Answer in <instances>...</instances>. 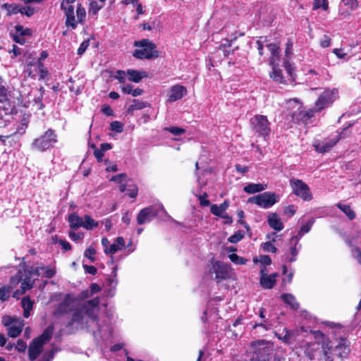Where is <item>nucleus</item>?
Segmentation results:
<instances>
[{
    "label": "nucleus",
    "mask_w": 361,
    "mask_h": 361,
    "mask_svg": "<svg viewBox=\"0 0 361 361\" xmlns=\"http://www.w3.org/2000/svg\"><path fill=\"white\" fill-rule=\"evenodd\" d=\"M96 253V251L94 247H89L85 251L84 255L85 257L89 259L90 262H93L95 260V257H94Z\"/></svg>",
    "instance_id": "nucleus-51"
},
{
    "label": "nucleus",
    "mask_w": 361,
    "mask_h": 361,
    "mask_svg": "<svg viewBox=\"0 0 361 361\" xmlns=\"http://www.w3.org/2000/svg\"><path fill=\"white\" fill-rule=\"evenodd\" d=\"M340 138L338 133H336L322 140H315L312 145L317 152L324 154L329 152Z\"/></svg>",
    "instance_id": "nucleus-15"
},
{
    "label": "nucleus",
    "mask_w": 361,
    "mask_h": 361,
    "mask_svg": "<svg viewBox=\"0 0 361 361\" xmlns=\"http://www.w3.org/2000/svg\"><path fill=\"white\" fill-rule=\"evenodd\" d=\"M261 247L264 252L275 253L277 251V248L273 245L271 241L262 243Z\"/></svg>",
    "instance_id": "nucleus-46"
},
{
    "label": "nucleus",
    "mask_w": 361,
    "mask_h": 361,
    "mask_svg": "<svg viewBox=\"0 0 361 361\" xmlns=\"http://www.w3.org/2000/svg\"><path fill=\"white\" fill-rule=\"evenodd\" d=\"M290 247L288 253L286 255V260L288 262H293L296 260V257L300 250L301 245L291 243V238L289 241Z\"/></svg>",
    "instance_id": "nucleus-24"
},
{
    "label": "nucleus",
    "mask_w": 361,
    "mask_h": 361,
    "mask_svg": "<svg viewBox=\"0 0 361 361\" xmlns=\"http://www.w3.org/2000/svg\"><path fill=\"white\" fill-rule=\"evenodd\" d=\"M330 345H332V353L335 352L338 357H345L350 352V342L345 338H340L335 342L330 341Z\"/></svg>",
    "instance_id": "nucleus-17"
},
{
    "label": "nucleus",
    "mask_w": 361,
    "mask_h": 361,
    "mask_svg": "<svg viewBox=\"0 0 361 361\" xmlns=\"http://www.w3.org/2000/svg\"><path fill=\"white\" fill-rule=\"evenodd\" d=\"M343 4L350 11H354L358 8L359 4L357 0H342Z\"/></svg>",
    "instance_id": "nucleus-49"
},
{
    "label": "nucleus",
    "mask_w": 361,
    "mask_h": 361,
    "mask_svg": "<svg viewBox=\"0 0 361 361\" xmlns=\"http://www.w3.org/2000/svg\"><path fill=\"white\" fill-rule=\"evenodd\" d=\"M125 245V240L123 237H118L116 239V243L110 244L109 248L107 250H104V253L106 255H114L117 251L122 249Z\"/></svg>",
    "instance_id": "nucleus-29"
},
{
    "label": "nucleus",
    "mask_w": 361,
    "mask_h": 361,
    "mask_svg": "<svg viewBox=\"0 0 361 361\" xmlns=\"http://www.w3.org/2000/svg\"><path fill=\"white\" fill-rule=\"evenodd\" d=\"M19 318H13L10 316H5L2 319V323L5 326H8V328L13 324L16 319H18Z\"/></svg>",
    "instance_id": "nucleus-57"
},
{
    "label": "nucleus",
    "mask_w": 361,
    "mask_h": 361,
    "mask_svg": "<svg viewBox=\"0 0 361 361\" xmlns=\"http://www.w3.org/2000/svg\"><path fill=\"white\" fill-rule=\"evenodd\" d=\"M267 268L260 269L259 283L262 288L265 289L272 288L276 282V278L279 276L277 273L269 274Z\"/></svg>",
    "instance_id": "nucleus-18"
},
{
    "label": "nucleus",
    "mask_w": 361,
    "mask_h": 361,
    "mask_svg": "<svg viewBox=\"0 0 361 361\" xmlns=\"http://www.w3.org/2000/svg\"><path fill=\"white\" fill-rule=\"evenodd\" d=\"M119 189L121 192H126L130 197H135L137 195V188L131 181L121 185Z\"/></svg>",
    "instance_id": "nucleus-26"
},
{
    "label": "nucleus",
    "mask_w": 361,
    "mask_h": 361,
    "mask_svg": "<svg viewBox=\"0 0 361 361\" xmlns=\"http://www.w3.org/2000/svg\"><path fill=\"white\" fill-rule=\"evenodd\" d=\"M69 237L72 240L78 241L83 238V234L82 233L70 232Z\"/></svg>",
    "instance_id": "nucleus-63"
},
{
    "label": "nucleus",
    "mask_w": 361,
    "mask_h": 361,
    "mask_svg": "<svg viewBox=\"0 0 361 361\" xmlns=\"http://www.w3.org/2000/svg\"><path fill=\"white\" fill-rule=\"evenodd\" d=\"M25 72L27 73L29 77L34 78L35 76L36 66L32 63H29L27 65Z\"/></svg>",
    "instance_id": "nucleus-53"
},
{
    "label": "nucleus",
    "mask_w": 361,
    "mask_h": 361,
    "mask_svg": "<svg viewBox=\"0 0 361 361\" xmlns=\"http://www.w3.org/2000/svg\"><path fill=\"white\" fill-rule=\"evenodd\" d=\"M27 348V345L26 343L23 341L22 340H18L17 341V344L16 345V348L19 351V352H24L25 350Z\"/></svg>",
    "instance_id": "nucleus-62"
},
{
    "label": "nucleus",
    "mask_w": 361,
    "mask_h": 361,
    "mask_svg": "<svg viewBox=\"0 0 361 361\" xmlns=\"http://www.w3.org/2000/svg\"><path fill=\"white\" fill-rule=\"evenodd\" d=\"M338 207L343 212L345 215L350 219H353L355 217L354 212L351 209L350 207L347 204H338Z\"/></svg>",
    "instance_id": "nucleus-42"
},
{
    "label": "nucleus",
    "mask_w": 361,
    "mask_h": 361,
    "mask_svg": "<svg viewBox=\"0 0 361 361\" xmlns=\"http://www.w3.org/2000/svg\"><path fill=\"white\" fill-rule=\"evenodd\" d=\"M104 3H98L95 1H92L90 3L89 6V14L92 16H97L98 11L103 7Z\"/></svg>",
    "instance_id": "nucleus-39"
},
{
    "label": "nucleus",
    "mask_w": 361,
    "mask_h": 361,
    "mask_svg": "<svg viewBox=\"0 0 361 361\" xmlns=\"http://www.w3.org/2000/svg\"><path fill=\"white\" fill-rule=\"evenodd\" d=\"M75 306H78V299L75 298L73 295L68 294L59 304L54 312V315L56 317H61L72 311Z\"/></svg>",
    "instance_id": "nucleus-16"
},
{
    "label": "nucleus",
    "mask_w": 361,
    "mask_h": 361,
    "mask_svg": "<svg viewBox=\"0 0 361 361\" xmlns=\"http://www.w3.org/2000/svg\"><path fill=\"white\" fill-rule=\"evenodd\" d=\"M296 212V207L294 205H289L284 209V213L288 216H293Z\"/></svg>",
    "instance_id": "nucleus-59"
},
{
    "label": "nucleus",
    "mask_w": 361,
    "mask_h": 361,
    "mask_svg": "<svg viewBox=\"0 0 361 361\" xmlns=\"http://www.w3.org/2000/svg\"><path fill=\"white\" fill-rule=\"evenodd\" d=\"M267 221L269 226L277 231L283 230L284 227L281 218L276 213H271L268 216Z\"/></svg>",
    "instance_id": "nucleus-22"
},
{
    "label": "nucleus",
    "mask_w": 361,
    "mask_h": 361,
    "mask_svg": "<svg viewBox=\"0 0 361 361\" xmlns=\"http://www.w3.org/2000/svg\"><path fill=\"white\" fill-rule=\"evenodd\" d=\"M111 128L118 133H121L123 130V126L118 121H114L111 123Z\"/></svg>",
    "instance_id": "nucleus-60"
},
{
    "label": "nucleus",
    "mask_w": 361,
    "mask_h": 361,
    "mask_svg": "<svg viewBox=\"0 0 361 361\" xmlns=\"http://www.w3.org/2000/svg\"><path fill=\"white\" fill-rule=\"evenodd\" d=\"M11 288L8 286L0 287V299L1 301L6 300L10 296Z\"/></svg>",
    "instance_id": "nucleus-45"
},
{
    "label": "nucleus",
    "mask_w": 361,
    "mask_h": 361,
    "mask_svg": "<svg viewBox=\"0 0 361 361\" xmlns=\"http://www.w3.org/2000/svg\"><path fill=\"white\" fill-rule=\"evenodd\" d=\"M35 10L34 7L26 5L25 6H21L20 13L22 15H25L27 17H30L34 14Z\"/></svg>",
    "instance_id": "nucleus-48"
},
{
    "label": "nucleus",
    "mask_w": 361,
    "mask_h": 361,
    "mask_svg": "<svg viewBox=\"0 0 361 361\" xmlns=\"http://www.w3.org/2000/svg\"><path fill=\"white\" fill-rule=\"evenodd\" d=\"M322 8L324 11H327L329 8V4L327 0H314L313 9L317 10Z\"/></svg>",
    "instance_id": "nucleus-44"
},
{
    "label": "nucleus",
    "mask_w": 361,
    "mask_h": 361,
    "mask_svg": "<svg viewBox=\"0 0 361 361\" xmlns=\"http://www.w3.org/2000/svg\"><path fill=\"white\" fill-rule=\"evenodd\" d=\"M311 335L316 341L308 342L302 346L305 356L310 360H314L319 353L321 345L325 361H334L330 340L320 331H312Z\"/></svg>",
    "instance_id": "nucleus-2"
},
{
    "label": "nucleus",
    "mask_w": 361,
    "mask_h": 361,
    "mask_svg": "<svg viewBox=\"0 0 361 361\" xmlns=\"http://www.w3.org/2000/svg\"><path fill=\"white\" fill-rule=\"evenodd\" d=\"M147 106V103L137 99H133V104L128 107V111L133 112L135 110H140Z\"/></svg>",
    "instance_id": "nucleus-40"
},
{
    "label": "nucleus",
    "mask_w": 361,
    "mask_h": 361,
    "mask_svg": "<svg viewBox=\"0 0 361 361\" xmlns=\"http://www.w3.org/2000/svg\"><path fill=\"white\" fill-rule=\"evenodd\" d=\"M313 224L314 220H310L309 222L302 226L298 231V235L291 237V243L298 244L299 240L303 236V235L307 233L311 230Z\"/></svg>",
    "instance_id": "nucleus-25"
},
{
    "label": "nucleus",
    "mask_w": 361,
    "mask_h": 361,
    "mask_svg": "<svg viewBox=\"0 0 361 361\" xmlns=\"http://www.w3.org/2000/svg\"><path fill=\"white\" fill-rule=\"evenodd\" d=\"M228 258L235 264H245L247 262V259L235 253L229 255Z\"/></svg>",
    "instance_id": "nucleus-43"
},
{
    "label": "nucleus",
    "mask_w": 361,
    "mask_h": 361,
    "mask_svg": "<svg viewBox=\"0 0 361 361\" xmlns=\"http://www.w3.org/2000/svg\"><path fill=\"white\" fill-rule=\"evenodd\" d=\"M162 214L167 215L161 204H156L142 209L137 216V224L140 225L150 222L155 216Z\"/></svg>",
    "instance_id": "nucleus-10"
},
{
    "label": "nucleus",
    "mask_w": 361,
    "mask_h": 361,
    "mask_svg": "<svg viewBox=\"0 0 361 361\" xmlns=\"http://www.w3.org/2000/svg\"><path fill=\"white\" fill-rule=\"evenodd\" d=\"M54 325H49L38 338L34 339L28 349L29 359L35 360L42 350L43 345L49 341L54 333Z\"/></svg>",
    "instance_id": "nucleus-6"
},
{
    "label": "nucleus",
    "mask_w": 361,
    "mask_h": 361,
    "mask_svg": "<svg viewBox=\"0 0 361 361\" xmlns=\"http://www.w3.org/2000/svg\"><path fill=\"white\" fill-rule=\"evenodd\" d=\"M2 7L7 10L8 15L17 14L18 13H20V8H21V6H18L17 4H4L2 6Z\"/></svg>",
    "instance_id": "nucleus-41"
},
{
    "label": "nucleus",
    "mask_w": 361,
    "mask_h": 361,
    "mask_svg": "<svg viewBox=\"0 0 361 361\" xmlns=\"http://www.w3.org/2000/svg\"><path fill=\"white\" fill-rule=\"evenodd\" d=\"M338 97V91L336 89H325L319 94L316 100L314 106L306 111L303 115V120L305 123L315 116L316 114L321 112L323 109L330 106Z\"/></svg>",
    "instance_id": "nucleus-3"
},
{
    "label": "nucleus",
    "mask_w": 361,
    "mask_h": 361,
    "mask_svg": "<svg viewBox=\"0 0 361 361\" xmlns=\"http://www.w3.org/2000/svg\"><path fill=\"white\" fill-rule=\"evenodd\" d=\"M91 296H92L91 292L87 289L82 290L79 295L74 296L75 298L78 299V306H81V307L75 310L73 317L68 325L72 326L77 329H89L92 331L94 337L100 336L104 338L110 334V328L107 324L102 326L99 323L97 314L99 311V298H94L81 305L82 300Z\"/></svg>",
    "instance_id": "nucleus-1"
},
{
    "label": "nucleus",
    "mask_w": 361,
    "mask_h": 361,
    "mask_svg": "<svg viewBox=\"0 0 361 361\" xmlns=\"http://www.w3.org/2000/svg\"><path fill=\"white\" fill-rule=\"evenodd\" d=\"M259 317L262 319L264 320L263 322L255 324L253 326V329H255L257 326H262V327H263L266 330L269 329L270 327H269V326H267V324H266V321L264 320V318H265V316H264V309H263V308H261L260 310H259Z\"/></svg>",
    "instance_id": "nucleus-50"
},
{
    "label": "nucleus",
    "mask_w": 361,
    "mask_h": 361,
    "mask_svg": "<svg viewBox=\"0 0 361 361\" xmlns=\"http://www.w3.org/2000/svg\"><path fill=\"white\" fill-rule=\"evenodd\" d=\"M253 262L255 264L259 263L261 269L264 267L267 268V266L270 265L271 264V259L268 255H259L253 259Z\"/></svg>",
    "instance_id": "nucleus-36"
},
{
    "label": "nucleus",
    "mask_w": 361,
    "mask_h": 361,
    "mask_svg": "<svg viewBox=\"0 0 361 361\" xmlns=\"http://www.w3.org/2000/svg\"><path fill=\"white\" fill-rule=\"evenodd\" d=\"M84 217H80L76 214H71L68 216V222L72 228L82 227Z\"/></svg>",
    "instance_id": "nucleus-33"
},
{
    "label": "nucleus",
    "mask_w": 361,
    "mask_h": 361,
    "mask_svg": "<svg viewBox=\"0 0 361 361\" xmlns=\"http://www.w3.org/2000/svg\"><path fill=\"white\" fill-rule=\"evenodd\" d=\"M56 142V134L53 130L49 129L42 136L36 138L32 146L37 151L44 152L54 147Z\"/></svg>",
    "instance_id": "nucleus-9"
},
{
    "label": "nucleus",
    "mask_w": 361,
    "mask_h": 361,
    "mask_svg": "<svg viewBox=\"0 0 361 361\" xmlns=\"http://www.w3.org/2000/svg\"><path fill=\"white\" fill-rule=\"evenodd\" d=\"M127 75H128V80L134 82H139L142 78L148 77L147 72L133 69H128Z\"/></svg>",
    "instance_id": "nucleus-27"
},
{
    "label": "nucleus",
    "mask_w": 361,
    "mask_h": 361,
    "mask_svg": "<svg viewBox=\"0 0 361 361\" xmlns=\"http://www.w3.org/2000/svg\"><path fill=\"white\" fill-rule=\"evenodd\" d=\"M165 130L170 132L174 135H180L185 132V129L175 126L166 128Z\"/></svg>",
    "instance_id": "nucleus-52"
},
{
    "label": "nucleus",
    "mask_w": 361,
    "mask_h": 361,
    "mask_svg": "<svg viewBox=\"0 0 361 361\" xmlns=\"http://www.w3.org/2000/svg\"><path fill=\"white\" fill-rule=\"evenodd\" d=\"M22 281V274L19 271L17 275L12 276L10 279L11 289Z\"/></svg>",
    "instance_id": "nucleus-54"
},
{
    "label": "nucleus",
    "mask_w": 361,
    "mask_h": 361,
    "mask_svg": "<svg viewBox=\"0 0 361 361\" xmlns=\"http://www.w3.org/2000/svg\"><path fill=\"white\" fill-rule=\"evenodd\" d=\"M267 188V184L264 183H249L244 187V191L249 194H254L265 190Z\"/></svg>",
    "instance_id": "nucleus-31"
},
{
    "label": "nucleus",
    "mask_w": 361,
    "mask_h": 361,
    "mask_svg": "<svg viewBox=\"0 0 361 361\" xmlns=\"http://www.w3.org/2000/svg\"><path fill=\"white\" fill-rule=\"evenodd\" d=\"M210 264L212 265L210 271L215 274V279L217 283L232 277V269L229 265L221 261L215 260L214 258L211 259Z\"/></svg>",
    "instance_id": "nucleus-12"
},
{
    "label": "nucleus",
    "mask_w": 361,
    "mask_h": 361,
    "mask_svg": "<svg viewBox=\"0 0 361 361\" xmlns=\"http://www.w3.org/2000/svg\"><path fill=\"white\" fill-rule=\"evenodd\" d=\"M76 0H63L61 3V8L64 10L66 15V26L71 29H75L78 23H83L86 17L85 9L78 4L76 8L77 20L74 16V7L71 4L74 3Z\"/></svg>",
    "instance_id": "nucleus-4"
},
{
    "label": "nucleus",
    "mask_w": 361,
    "mask_h": 361,
    "mask_svg": "<svg viewBox=\"0 0 361 361\" xmlns=\"http://www.w3.org/2000/svg\"><path fill=\"white\" fill-rule=\"evenodd\" d=\"M281 298L283 301L288 304L292 309L296 310L298 308L299 305L293 295L289 293L283 294L281 295Z\"/></svg>",
    "instance_id": "nucleus-34"
},
{
    "label": "nucleus",
    "mask_w": 361,
    "mask_h": 361,
    "mask_svg": "<svg viewBox=\"0 0 361 361\" xmlns=\"http://www.w3.org/2000/svg\"><path fill=\"white\" fill-rule=\"evenodd\" d=\"M113 277L108 279V286L110 288L108 292V295L113 296L118 281L116 279V267H115L112 271Z\"/></svg>",
    "instance_id": "nucleus-35"
},
{
    "label": "nucleus",
    "mask_w": 361,
    "mask_h": 361,
    "mask_svg": "<svg viewBox=\"0 0 361 361\" xmlns=\"http://www.w3.org/2000/svg\"><path fill=\"white\" fill-rule=\"evenodd\" d=\"M229 203L228 201H224L222 204L217 205V204H212L211 206L210 210L211 212L218 216H221L224 214L225 211L228 208Z\"/></svg>",
    "instance_id": "nucleus-32"
},
{
    "label": "nucleus",
    "mask_w": 361,
    "mask_h": 361,
    "mask_svg": "<svg viewBox=\"0 0 361 361\" xmlns=\"http://www.w3.org/2000/svg\"><path fill=\"white\" fill-rule=\"evenodd\" d=\"M126 74L127 73H126V72L123 71H118L114 78L117 79L119 81V82L123 83L126 81Z\"/></svg>",
    "instance_id": "nucleus-58"
},
{
    "label": "nucleus",
    "mask_w": 361,
    "mask_h": 361,
    "mask_svg": "<svg viewBox=\"0 0 361 361\" xmlns=\"http://www.w3.org/2000/svg\"><path fill=\"white\" fill-rule=\"evenodd\" d=\"M21 304L24 310L23 315L27 318L30 316V311L32 309L33 302L28 297H25L23 298Z\"/></svg>",
    "instance_id": "nucleus-38"
},
{
    "label": "nucleus",
    "mask_w": 361,
    "mask_h": 361,
    "mask_svg": "<svg viewBox=\"0 0 361 361\" xmlns=\"http://www.w3.org/2000/svg\"><path fill=\"white\" fill-rule=\"evenodd\" d=\"M271 53L270 64L278 63L280 61V49L276 44H269L267 45Z\"/></svg>",
    "instance_id": "nucleus-28"
},
{
    "label": "nucleus",
    "mask_w": 361,
    "mask_h": 361,
    "mask_svg": "<svg viewBox=\"0 0 361 361\" xmlns=\"http://www.w3.org/2000/svg\"><path fill=\"white\" fill-rule=\"evenodd\" d=\"M126 175L125 173H120V174L113 176L110 179V180L122 185L123 182L126 180Z\"/></svg>",
    "instance_id": "nucleus-55"
},
{
    "label": "nucleus",
    "mask_w": 361,
    "mask_h": 361,
    "mask_svg": "<svg viewBox=\"0 0 361 361\" xmlns=\"http://www.w3.org/2000/svg\"><path fill=\"white\" fill-rule=\"evenodd\" d=\"M15 111V102L11 100V94L7 89L0 85V117L12 114Z\"/></svg>",
    "instance_id": "nucleus-13"
},
{
    "label": "nucleus",
    "mask_w": 361,
    "mask_h": 361,
    "mask_svg": "<svg viewBox=\"0 0 361 361\" xmlns=\"http://www.w3.org/2000/svg\"><path fill=\"white\" fill-rule=\"evenodd\" d=\"M353 255L357 259V261L361 264V250L358 248H355L353 250Z\"/></svg>",
    "instance_id": "nucleus-64"
},
{
    "label": "nucleus",
    "mask_w": 361,
    "mask_h": 361,
    "mask_svg": "<svg viewBox=\"0 0 361 361\" xmlns=\"http://www.w3.org/2000/svg\"><path fill=\"white\" fill-rule=\"evenodd\" d=\"M290 185L293 193L302 198L304 201H310L312 199L309 186L302 180L291 178L290 180Z\"/></svg>",
    "instance_id": "nucleus-14"
},
{
    "label": "nucleus",
    "mask_w": 361,
    "mask_h": 361,
    "mask_svg": "<svg viewBox=\"0 0 361 361\" xmlns=\"http://www.w3.org/2000/svg\"><path fill=\"white\" fill-rule=\"evenodd\" d=\"M186 94L187 89L185 87L180 85H173L169 90V101L170 102H176L180 99Z\"/></svg>",
    "instance_id": "nucleus-20"
},
{
    "label": "nucleus",
    "mask_w": 361,
    "mask_h": 361,
    "mask_svg": "<svg viewBox=\"0 0 361 361\" xmlns=\"http://www.w3.org/2000/svg\"><path fill=\"white\" fill-rule=\"evenodd\" d=\"M23 321L20 319H16L13 324H12L8 328V334L12 338L17 337L22 331L23 327Z\"/></svg>",
    "instance_id": "nucleus-23"
},
{
    "label": "nucleus",
    "mask_w": 361,
    "mask_h": 361,
    "mask_svg": "<svg viewBox=\"0 0 361 361\" xmlns=\"http://www.w3.org/2000/svg\"><path fill=\"white\" fill-rule=\"evenodd\" d=\"M28 275L29 276H26L23 279H22L20 289L16 290L14 292V298H17L18 295L23 294L27 290H29L32 287L35 279H31L32 275H30L29 273Z\"/></svg>",
    "instance_id": "nucleus-21"
},
{
    "label": "nucleus",
    "mask_w": 361,
    "mask_h": 361,
    "mask_svg": "<svg viewBox=\"0 0 361 361\" xmlns=\"http://www.w3.org/2000/svg\"><path fill=\"white\" fill-rule=\"evenodd\" d=\"M320 44L324 48L329 47L331 44V38L327 35H324L320 41Z\"/></svg>",
    "instance_id": "nucleus-61"
},
{
    "label": "nucleus",
    "mask_w": 361,
    "mask_h": 361,
    "mask_svg": "<svg viewBox=\"0 0 361 361\" xmlns=\"http://www.w3.org/2000/svg\"><path fill=\"white\" fill-rule=\"evenodd\" d=\"M253 354L250 361H269L274 352V344L265 340L251 343Z\"/></svg>",
    "instance_id": "nucleus-5"
},
{
    "label": "nucleus",
    "mask_w": 361,
    "mask_h": 361,
    "mask_svg": "<svg viewBox=\"0 0 361 361\" xmlns=\"http://www.w3.org/2000/svg\"><path fill=\"white\" fill-rule=\"evenodd\" d=\"M250 121L251 128L255 134L267 140L271 133V123L267 117L257 114L251 118Z\"/></svg>",
    "instance_id": "nucleus-8"
},
{
    "label": "nucleus",
    "mask_w": 361,
    "mask_h": 361,
    "mask_svg": "<svg viewBox=\"0 0 361 361\" xmlns=\"http://www.w3.org/2000/svg\"><path fill=\"white\" fill-rule=\"evenodd\" d=\"M244 237V233L241 231H238L233 235H231L228 240L231 243H237L241 240Z\"/></svg>",
    "instance_id": "nucleus-47"
},
{
    "label": "nucleus",
    "mask_w": 361,
    "mask_h": 361,
    "mask_svg": "<svg viewBox=\"0 0 361 361\" xmlns=\"http://www.w3.org/2000/svg\"><path fill=\"white\" fill-rule=\"evenodd\" d=\"M90 45V41L89 40H85L83 41L79 48L78 49V55H82L84 54V52L85 51V50L87 49V48L89 47Z\"/></svg>",
    "instance_id": "nucleus-56"
},
{
    "label": "nucleus",
    "mask_w": 361,
    "mask_h": 361,
    "mask_svg": "<svg viewBox=\"0 0 361 361\" xmlns=\"http://www.w3.org/2000/svg\"><path fill=\"white\" fill-rule=\"evenodd\" d=\"M279 201V196L274 192H265L262 194L251 197L247 202L254 203L257 206L268 209Z\"/></svg>",
    "instance_id": "nucleus-11"
},
{
    "label": "nucleus",
    "mask_w": 361,
    "mask_h": 361,
    "mask_svg": "<svg viewBox=\"0 0 361 361\" xmlns=\"http://www.w3.org/2000/svg\"><path fill=\"white\" fill-rule=\"evenodd\" d=\"M99 223L94 220L90 216L85 215L83 219L82 227L87 230H92L97 227Z\"/></svg>",
    "instance_id": "nucleus-37"
},
{
    "label": "nucleus",
    "mask_w": 361,
    "mask_h": 361,
    "mask_svg": "<svg viewBox=\"0 0 361 361\" xmlns=\"http://www.w3.org/2000/svg\"><path fill=\"white\" fill-rule=\"evenodd\" d=\"M29 274L36 276H42L47 278H51L56 274V270L54 267H32L29 269Z\"/></svg>",
    "instance_id": "nucleus-19"
},
{
    "label": "nucleus",
    "mask_w": 361,
    "mask_h": 361,
    "mask_svg": "<svg viewBox=\"0 0 361 361\" xmlns=\"http://www.w3.org/2000/svg\"><path fill=\"white\" fill-rule=\"evenodd\" d=\"M272 67V71L270 73V77L279 83H284L285 80L283 76L282 72L279 68V63L275 64H270Z\"/></svg>",
    "instance_id": "nucleus-30"
},
{
    "label": "nucleus",
    "mask_w": 361,
    "mask_h": 361,
    "mask_svg": "<svg viewBox=\"0 0 361 361\" xmlns=\"http://www.w3.org/2000/svg\"><path fill=\"white\" fill-rule=\"evenodd\" d=\"M134 46L140 48L135 49L133 53V56L137 59H151L159 56V52L156 49V44L149 39L136 41L134 43Z\"/></svg>",
    "instance_id": "nucleus-7"
}]
</instances>
